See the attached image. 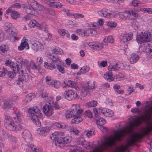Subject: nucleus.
<instances>
[{"instance_id": "f257e3e1", "label": "nucleus", "mask_w": 152, "mask_h": 152, "mask_svg": "<svg viewBox=\"0 0 152 152\" xmlns=\"http://www.w3.org/2000/svg\"><path fill=\"white\" fill-rule=\"evenodd\" d=\"M141 122L140 117L133 118L130 122L128 130L126 129H120L116 130L113 135L104 137V140L102 141L101 143L93 148L92 152H102L115 146L116 142H120L123 140L125 134L130 133L134 128L140 125Z\"/></svg>"}, {"instance_id": "f03ea898", "label": "nucleus", "mask_w": 152, "mask_h": 152, "mask_svg": "<svg viewBox=\"0 0 152 152\" xmlns=\"http://www.w3.org/2000/svg\"><path fill=\"white\" fill-rule=\"evenodd\" d=\"M141 138V135L139 133H132L130 138L128 139L126 144L122 145L121 147V151L120 152H125L126 151H129V147L133 145L134 143L140 140Z\"/></svg>"}, {"instance_id": "7ed1b4c3", "label": "nucleus", "mask_w": 152, "mask_h": 152, "mask_svg": "<svg viewBox=\"0 0 152 152\" xmlns=\"http://www.w3.org/2000/svg\"><path fill=\"white\" fill-rule=\"evenodd\" d=\"M28 112L31 119L34 123L38 126H40L41 123L39 118H41L42 114L41 113L40 110L38 107H34L30 108Z\"/></svg>"}, {"instance_id": "20e7f679", "label": "nucleus", "mask_w": 152, "mask_h": 152, "mask_svg": "<svg viewBox=\"0 0 152 152\" xmlns=\"http://www.w3.org/2000/svg\"><path fill=\"white\" fill-rule=\"evenodd\" d=\"M62 53V50L59 48L57 47L52 49L49 53H47V56L53 61L52 63L56 65L60 64L61 60L57 56L58 54Z\"/></svg>"}, {"instance_id": "39448f33", "label": "nucleus", "mask_w": 152, "mask_h": 152, "mask_svg": "<svg viewBox=\"0 0 152 152\" xmlns=\"http://www.w3.org/2000/svg\"><path fill=\"white\" fill-rule=\"evenodd\" d=\"M75 108L68 110L66 112L65 115L67 118L73 117L76 114H80L83 111V109H80V106L78 105H75Z\"/></svg>"}, {"instance_id": "423d86ee", "label": "nucleus", "mask_w": 152, "mask_h": 152, "mask_svg": "<svg viewBox=\"0 0 152 152\" xmlns=\"http://www.w3.org/2000/svg\"><path fill=\"white\" fill-rule=\"evenodd\" d=\"M63 95L66 99L69 101L75 99L77 96L76 92L73 90L66 91L63 94Z\"/></svg>"}, {"instance_id": "0eeeda50", "label": "nucleus", "mask_w": 152, "mask_h": 152, "mask_svg": "<svg viewBox=\"0 0 152 152\" xmlns=\"http://www.w3.org/2000/svg\"><path fill=\"white\" fill-rule=\"evenodd\" d=\"M89 28L87 29L86 30H84L85 36L88 37V36H93L97 34V32L94 29V27L96 26L93 24H88Z\"/></svg>"}, {"instance_id": "6e6552de", "label": "nucleus", "mask_w": 152, "mask_h": 152, "mask_svg": "<svg viewBox=\"0 0 152 152\" xmlns=\"http://www.w3.org/2000/svg\"><path fill=\"white\" fill-rule=\"evenodd\" d=\"M94 82L91 81L88 82L87 85L83 87L81 90L82 95L83 96H86L90 90L94 88Z\"/></svg>"}, {"instance_id": "1a4fd4ad", "label": "nucleus", "mask_w": 152, "mask_h": 152, "mask_svg": "<svg viewBox=\"0 0 152 152\" xmlns=\"http://www.w3.org/2000/svg\"><path fill=\"white\" fill-rule=\"evenodd\" d=\"M30 0H28L27 1L28 5H24L23 7L24 10L27 14L31 15H35L37 11L34 10V7L31 4H29V2L30 1Z\"/></svg>"}, {"instance_id": "9d476101", "label": "nucleus", "mask_w": 152, "mask_h": 152, "mask_svg": "<svg viewBox=\"0 0 152 152\" xmlns=\"http://www.w3.org/2000/svg\"><path fill=\"white\" fill-rule=\"evenodd\" d=\"M103 44L98 42H90L88 45L94 50L99 51L103 48Z\"/></svg>"}, {"instance_id": "9b49d317", "label": "nucleus", "mask_w": 152, "mask_h": 152, "mask_svg": "<svg viewBox=\"0 0 152 152\" xmlns=\"http://www.w3.org/2000/svg\"><path fill=\"white\" fill-rule=\"evenodd\" d=\"M0 104L1 108L3 109H10L11 110H13L15 107L14 104H10L7 101L5 100L1 101Z\"/></svg>"}, {"instance_id": "f8f14e48", "label": "nucleus", "mask_w": 152, "mask_h": 152, "mask_svg": "<svg viewBox=\"0 0 152 152\" xmlns=\"http://www.w3.org/2000/svg\"><path fill=\"white\" fill-rule=\"evenodd\" d=\"M26 151L27 152H39L43 151V149L39 148L35 145H27L26 147Z\"/></svg>"}, {"instance_id": "ddd939ff", "label": "nucleus", "mask_w": 152, "mask_h": 152, "mask_svg": "<svg viewBox=\"0 0 152 152\" xmlns=\"http://www.w3.org/2000/svg\"><path fill=\"white\" fill-rule=\"evenodd\" d=\"M20 72L21 74L19 76L17 83L19 84L21 83L23 81H27L28 79V77L27 75L25 73L26 71H24L23 69L20 70Z\"/></svg>"}, {"instance_id": "4468645a", "label": "nucleus", "mask_w": 152, "mask_h": 152, "mask_svg": "<svg viewBox=\"0 0 152 152\" xmlns=\"http://www.w3.org/2000/svg\"><path fill=\"white\" fill-rule=\"evenodd\" d=\"M98 13L99 15L107 18H110L113 17L112 12L108 10L99 11Z\"/></svg>"}, {"instance_id": "2eb2a0df", "label": "nucleus", "mask_w": 152, "mask_h": 152, "mask_svg": "<svg viewBox=\"0 0 152 152\" xmlns=\"http://www.w3.org/2000/svg\"><path fill=\"white\" fill-rule=\"evenodd\" d=\"M26 48V49H28L29 47L28 43V40L24 37L20 45L18 46V49L20 50H22Z\"/></svg>"}, {"instance_id": "dca6fc26", "label": "nucleus", "mask_w": 152, "mask_h": 152, "mask_svg": "<svg viewBox=\"0 0 152 152\" xmlns=\"http://www.w3.org/2000/svg\"><path fill=\"white\" fill-rule=\"evenodd\" d=\"M23 62V60H20V63L21 65H22ZM11 66H12V68L13 70L15 73L19 72V73L20 74V70H21L20 68L22 67L21 65L20 66V67L17 63L13 62Z\"/></svg>"}, {"instance_id": "f3484780", "label": "nucleus", "mask_w": 152, "mask_h": 152, "mask_svg": "<svg viewBox=\"0 0 152 152\" xmlns=\"http://www.w3.org/2000/svg\"><path fill=\"white\" fill-rule=\"evenodd\" d=\"M37 131V133L40 135L42 136H45L49 133L50 129L48 127H45L38 128Z\"/></svg>"}, {"instance_id": "a211bd4d", "label": "nucleus", "mask_w": 152, "mask_h": 152, "mask_svg": "<svg viewBox=\"0 0 152 152\" xmlns=\"http://www.w3.org/2000/svg\"><path fill=\"white\" fill-rule=\"evenodd\" d=\"M133 34H124L121 35L120 39L121 41L123 42H127L128 41L132 39V38Z\"/></svg>"}, {"instance_id": "6ab92c4d", "label": "nucleus", "mask_w": 152, "mask_h": 152, "mask_svg": "<svg viewBox=\"0 0 152 152\" xmlns=\"http://www.w3.org/2000/svg\"><path fill=\"white\" fill-rule=\"evenodd\" d=\"M29 2V4H31L33 6L35 10H43L45 9L43 7L37 3L34 0H31Z\"/></svg>"}, {"instance_id": "aec40b11", "label": "nucleus", "mask_w": 152, "mask_h": 152, "mask_svg": "<svg viewBox=\"0 0 152 152\" xmlns=\"http://www.w3.org/2000/svg\"><path fill=\"white\" fill-rule=\"evenodd\" d=\"M43 110L44 113L47 116H50L53 113L52 107L47 104L43 107Z\"/></svg>"}, {"instance_id": "412c9836", "label": "nucleus", "mask_w": 152, "mask_h": 152, "mask_svg": "<svg viewBox=\"0 0 152 152\" xmlns=\"http://www.w3.org/2000/svg\"><path fill=\"white\" fill-rule=\"evenodd\" d=\"M101 112L104 116L108 117H112L114 114V112L113 110L104 108L101 110Z\"/></svg>"}, {"instance_id": "4be33fe9", "label": "nucleus", "mask_w": 152, "mask_h": 152, "mask_svg": "<svg viewBox=\"0 0 152 152\" xmlns=\"http://www.w3.org/2000/svg\"><path fill=\"white\" fill-rule=\"evenodd\" d=\"M42 46V44L39 42H36L30 45L31 48L36 51L41 49Z\"/></svg>"}, {"instance_id": "5701e85b", "label": "nucleus", "mask_w": 152, "mask_h": 152, "mask_svg": "<svg viewBox=\"0 0 152 152\" xmlns=\"http://www.w3.org/2000/svg\"><path fill=\"white\" fill-rule=\"evenodd\" d=\"M152 131V121L148 122L147 124V126L143 129L144 133L145 134H148Z\"/></svg>"}, {"instance_id": "b1692460", "label": "nucleus", "mask_w": 152, "mask_h": 152, "mask_svg": "<svg viewBox=\"0 0 152 152\" xmlns=\"http://www.w3.org/2000/svg\"><path fill=\"white\" fill-rule=\"evenodd\" d=\"M118 15L119 18L121 20H125L127 19L130 20L131 19L129 15L128 12L127 11L123 12H119Z\"/></svg>"}, {"instance_id": "393cba45", "label": "nucleus", "mask_w": 152, "mask_h": 152, "mask_svg": "<svg viewBox=\"0 0 152 152\" xmlns=\"http://www.w3.org/2000/svg\"><path fill=\"white\" fill-rule=\"evenodd\" d=\"M12 119L9 116L5 115L4 120V125L6 127H7V126L13 124H14Z\"/></svg>"}, {"instance_id": "a878e982", "label": "nucleus", "mask_w": 152, "mask_h": 152, "mask_svg": "<svg viewBox=\"0 0 152 152\" xmlns=\"http://www.w3.org/2000/svg\"><path fill=\"white\" fill-rule=\"evenodd\" d=\"M139 56L135 54L132 53L130 58V62L131 64H134L136 63L139 59Z\"/></svg>"}, {"instance_id": "bb28decb", "label": "nucleus", "mask_w": 152, "mask_h": 152, "mask_svg": "<svg viewBox=\"0 0 152 152\" xmlns=\"http://www.w3.org/2000/svg\"><path fill=\"white\" fill-rule=\"evenodd\" d=\"M151 113H152V105L150 107H149L148 109L145 110L143 113L144 116L145 118H148L150 117Z\"/></svg>"}, {"instance_id": "cd10ccee", "label": "nucleus", "mask_w": 152, "mask_h": 152, "mask_svg": "<svg viewBox=\"0 0 152 152\" xmlns=\"http://www.w3.org/2000/svg\"><path fill=\"white\" fill-rule=\"evenodd\" d=\"M15 115L14 118L15 122L18 123H20L22 121V115L18 112L15 113Z\"/></svg>"}, {"instance_id": "c85d7f7f", "label": "nucleus", "mask_w": 152, "mask_h": 152, "mask_svg": "<svg viewBox=\"0 0 152 152\" xmlns=\"http://www.w3.org/2000/svg\"><path fill=\"white\" fill-rule=\"evenodd\" d=\"M44 66L45 68L51 70L55 69L56 68L55 65L52 62L48 63V62H45L44 63Z\"/></svg>"}, {"instance_id": "c756f323", "label": "nucleus", "mask_w": 152, "mask_h": 152, "mask_svg": "<svg viewBox=\"0 0 152 152\" xmlns=\"http://www.w3.org/2000/svg\"><path fill=\"white\" fill-rule=\"evenodd\" d=\"M29 25L31 27H34L36 26L38 28L41 29V25L35 20H31Z\"/></svg>"}, {"instance_id": "7c9ffc66", "label": "nucleus", "mask_w": 152, "mask_h": 152, "mask_svg": "<svg viewBox=\"0 0 152 152\" xmlns=\"http://www.w3.org/2000/svg\"><path fill=\"white\" fill-rule=\"evenodd\" d=\"M96 124L99 126H102L105 123V120L103 118H101L99 116L96 118Z\"/></svg>"}, {"instance_id": "2f4dec72", "label": "nucleus", "mask_w": 152, "mask_h": 152, "mask_svg": "<svg viewBox=\"0 0 152 152\" xmlns=\"http://www.w3.org/2000/svg\"><path fill=\"white\" fill-rule=\"evenodd\" d=\"M145 42H150L151 40V34L150 33L143 34Z\"/></svg>"}, {"instance_id": "473e14b6", "label": "nucleus", "mask_w": 152, "mask_h": 152, "mask_svg": "<svg viewBox=\"0 0 152 152\" xmlns=\"http://www.w3.org/2000/svg\"><path fill=\"white\" fill-rule=\"evenodd\" d=\"M104 77L105 80L109 82L113 81L114 80V78L113 77V75L111 72L108 74H104Z\"/></svg>"}, {"instance_id": "72a5a7b5", "label": "nucleus", "mask_w": 152, "mask_h": 152, "mask_svg": "<svg viewBox=\"0 0 152 152\" xmlns=\"http://www.w3.org/2000/svg\"><path fill=\"white\" fill-rule=\"evenodd\" d=\"M136 39L138 43L141 44L145 42L143 34L137 35Z\"/></svg>"}, {"instance_id": "f704fd0d", "label": "nucleus", "mask_w": 152, "mask_h": 152, "mask_svg": "<svg viewBox=\"0 0 152 152\" xmlns=\"http://www.w3.org/2000/svg\"><path fill=\"white\" fill-rule=\"evenodd\" d=\"M80 114H76L75 116H74L75 118L72 120V122L75 124L79 123L80 121Z\"/></svg>"}, {"instance_id": "c9c22d12", "label": "nucleus", "mask_w": 152, "mask_h": 152, "mask_svg": "<svg viewBox=\"0 0 152 152\" xmlns=\"http://www.w3.org/2000/svg\"><path fill=\"white\" fill-rule=\"evenodd\" d=\"M11 33H9L10 37L11 38H13V39H14L15 40H18V38L16 37L17 35L16 30L14 29H14H11Z\"/></svg>"}, {"instance_id": "e433bc0d", "label": "nucleus", "mask_w": 152, "mask_h": 152, "mask_svg": "<svg viewBox=\"0 0 152 152\" xmlns=\"http://www.w3.org/2000/svg\"><path fill=\"white\" fill-rule=\"evenodd\" d=\"M37 65L39 66L38 68V71L39 72H41L40 70H41V68H40L39 66L42 64L43 62V58L41 57H38L37 58Z\"/></svg>"}, {"instance_id": "4c0bfd02", "label": "nucleus", "mask_w": 152, "mask_h": 152, "mask_svg": "<svg viewBox=\"0 0 152 152\" xmlns=\"http://www.w3.org/2000/svg\"><path fill=\"white\" fill-rule=\"evenodd\" d=\"M58 32L62 36H64L65 35V34H66V36L67 37H69L70 36V34L68 33L67 31L65 29H59Z\"/></svg>"}, {"instance_id": "58836bf2", "label": "nucleus", "mask_w": 152, "mask_h": 152, "mask_svg": "<svg viewBox=\"0 0 152 152\" xmlns=\"http://www.w3.org/2000/svg\"><path fill=\"white\" fill-rule=\"evenodd\" d=\"M103 42H110L112 43L113 42V39L112 36H110L106 37L103 40Z\"/></svg>"}, {"instance_id": "ea45409f", "label": "nucleus", "mask_w": 152, "mask_h": 152, "mask_svg": "<svg viewBox=\"0 0 152 152\" xmlns=\"http://www.w3.org/2000/svg\"><path fill=\"white\" fill-rule=\"evenodd\" d=\"M60 141L61 142H63V143H67L71 141V139L69 137H66L64 138H60Z\"/></svg>"}, {"instance_id": "a19ab883", "label": "nucleus", "mask_w": 152, "mask_h": 152, "mask_svg": "<svg viewBox=\"0 0 152 152\" xmlns=\"http://www.w3.org/2000/svg\"><path fill=\"white\" fill-rule=\"evenodd\" d=\"M34 96L31 94H28L26 97L25 100L27 102L30 101L32 99L34 98Z\"/></svg>"}, {"instance_id": "79ce46f5", "label": "nucleus", "mask_w": 152, "mask_h": 152, "mask_svg": "<svg viewBox=\"0 0 152 152\" xmlns=\"http://www.w3.org/2000/svg\"><path fill=\"white\" fill-rule=\"evenodd\" d=\"M8 47L7 46L5 45H3L0 46V51L2 53H4L8 50Z\"/></svg>"}, {"instance_id": "37998d69", "label": "nucleus", "mask_w": 152, "mask_h": 152, "mask_svg": "<svg viewBox=\"0 0 152 152\" xmlns=\"http://www.w3.org/2000/svg\"><path fill=\"white\" fill-rule=\"evenodd\" d=\"M107 25L112 28H115L117 25V24L115 22L112 21L107 22Z\"/></svg>"}, {"instance_id": "c03bdc74", "label": "nucleus", "mask_w": 152, "mask_h": 152, "mask_svg": "<svg viewBox=\"0 0 152 152\" xmlns=\"http://www.w3.org/2000/svg\"><path fill=\"white\" fill-rule=\"evenodd\" d=\"M19 14L17 12L12 10L11 12V16L13 19H16L18 17Z\"/></svg>"}, {"instance_id": "a18cd8bd", "label": "nucleus", "mask_w": 152, "mask_h": 152, "mask_svg": "<svg viewBox=\"0 0 152 152\" xmlns=\"http://www.w3.org/2000/svg\"><path fill=\"white\" fill-rule=\"evenodd\" d=\"M98 64L99 66L100 67H105L107 65V61L106 60L100 62L98 61Z\"/></svg>"}, {"instance_id": "49530a36", "label": "nucleus", "mask_w": 152, "mask_h": 152, "mask_svg": "<svg viewBox=\"0 0 152 152\" xmlns=\"http://www.w3.org/2000/svg\"><path fill=\"white\" fill-rule=\"evenodd\" d=\"M84 139L82 137H80L76 139L75 140V142L76 143H77L78 144H82L83 142L84 141Z\"/></svg>"}, {"instance_id": "de8ad7c7", "label": "nucleus", "mask_w": 152, "mask_h": 152, "mask_svg": "<svg viewBox=\"0 0 152 152\" xmlns=\"http://www.w3.org/2000/svg\"><path fill=\"white\" fill-rule=\"evenodd\" d=\"M22 136L23 137L26 138V137H28L30 135V132L28 130H25L22 132Z\"/></svg>"}, {"instance_id": "09e8293b", "label": "nucleus", "mask_w": 152, "mask_h": 152, "mask_svg": "<svg viewBox=\"0 0 152 152\" xmlns=\"http://www.w3.org/2000/svg\"><path fill=\"white\" fill-rule=\"evenodd\" d=\"M57 65V68L60 72L63 74L65 73L66 71L63 67L58 64Z\"/></svg>"}, {"instance_id": "8fccbe9b", "label": "nucleus", "mask_w": 152, "mask_h": 152, "mask_svg": "<svg viewBox=\"0 0 152 152\" xmlns=\"http://www.w3.org/2000/svg\"><path fill=\"white\" fill-rule=\"evenodd\" d=\"M128 13L129 16L132 15L134 16L137 18H138L140 17L139 14H137L135 12H134L132 11H128Z\"/></svg>"}, {"instance_id": "3c124183", "label": "nucleus", "mask_w": 152, "mask_h": 152, "mask_svg": "<svg viewBox=\"0 0 152 152\" xmlns=\"http://www.w3.org/2000/svg\"><path fill=\"white\" fill-rule=\"evenodd\" d=\"M132 4L134 7H137L139 6V4H141V2L138 0H134Z\"/></svg>"}, {"instance_id": "603ef678", "label": "nucleus", "mask_w": 152, "mask_h": 152, "mask_svg": "<svg viewBox=\"0 0 152 152\" xmlns=\"http://www.w3.org/2000/svg\"><path fill=\"white\" fill-rule=\"evenodd\" d=\"M97 102L96 101H91L88 104L89 107H93L96 106L97 104Z\"/></svg>"}, {"instance_id": "864d4df0", "label": "nucleus", "mask_w": 152, "mask_h": 152, "mask_svg": "<svg viewBox=\"0 0 152 152\" xmlns=\"http://www.w3.org/2000/svg\"><path fill=\"white\" fill-rule=\"evenodd\" d=\"M82 145L84 148H86L88 147H90L91 145H90V142H87L85 141V140H84V141L83 142L82 144Z\"/></svg>"}, {"instance_id": "5fc2aeb1", "label": "nucleus", "mask_w": 152, "mask_h": 152, "mask_svg": "<svg viewBox=\"0 0 152 152\" xmlns=\"http://www.w3.org/2000/svg\"><path fill=\"white\" fill-rule=\"evenodd\" d=\"M76 85L75 83L70 80L67 81V86L72 87H74Z\"/></svg>"}, {"instance_id": "6e6d98bb", "label": "nucleus", "mask_w": 152, "mask_h": 152, "mask_svg": "<svg viewBox=\"0 0 152 152\" xmlns=\"http://www.w3.org/2000/svg\"><path fill=\"white\" fill-rule=\"evenodd\" d=\"M84 32V30H82L79 29L77 30L76 31L77 33V34L80 36L81 37L85 36Z\"/></svg>"}, {"instance_id": "4d7b16f0", "label": "nucleus", "mask_w": 152, "mask_h": 152, "mask_svg": "<svg viewBox=\"0 0 152 152\" xmlns=\"http://www.w3.org/2000/svg\"><path fill=\"white\" fill-rule=\"evenodd\" d=\"M7 70L6 68H3L2 71L0 72V77H2L5 76L7 72Z\"/></svg>"}, {"instance_id": "13d9d810", "label": "nucleus", "mask_w": 152, "mask_h": 152, "mask_svg": "<svg viewBox=\"0 0 152 152\" xmlns=\"http://www.w3.org/2000/svg\"><path fill=\"white\" fill-rule=\"evenodd\" d=\"M71 16H74L75 19L78 18H83L84 16L82 14H72Z\"/></svg>"}, {"instance_id": "bf43d9fd", "label": "nucleus", "mask_w": 152, "mask_h": 152, "mask_svg": "<svg viewBox=\"0 0 152 152\" xmlns=\"http://www.w3.org/2000/svg\"><path fill=\"white\" fill-rule=\"evenodd\" d=\"M92 113L90 110H87L85 112V115L87 116L89 118H92Z\"/></svg>"}, {"instance_id": "052dcab7", "label": "nucleus", "mask_w": 152, "mask_h": 152, "mask_svg": "<svg viewBox=\"0 0 152 152\" xmlns=\"http://www.w3.org/2000/svg\"><path fill=\"white\" fill-rule=\"evenodd\" d=\"M55 125L57 127L61 128L63 129H64L66 127V125L65 124H61L58 123H55Z\"/></svg>"}, {"instance_id": "680f3d73", "label": "nucleus", "mask_w": 152, "mask_h": 152, "mask_svg": "<svg viewBox=\"0 0 152 152\" xmlns=\"http://www.w3.org/2000/svg\"><path fill=\"white\" fill-rule=\"evenodd\" d=\"M15 124H13L9 125V126H7V127H6V128L8 130L10 131H14L15 130Z\"/></svg>"}, {"instance_id": "e2e57ef3", "label": "nucleus", "mask_w": 152, "mask_h": 152, "mask_svg": "<svg viewBox=\"0 0 152 152\" xmlns=\"http://www.w3.org/2000/svg\"><path fill=\"white\" fill-rule=\"evenodd\" d=\"M115 67L116 70H119L121 69L122 66H123V64L120 63H117L115 64Z\"/></svg>"}, {"instance_id": "0e129e2a", "label": "nucleus", "mask_w": 152, "mask_h": 152, "mask_svg": "<svg viewBox=\"0 0 152 152\" xmlns=\"http://www.w3.org/2000/svg\"><path fill=\"white\" fill-rule=\"evenodd\" d=\"M115 67V64L114 65H110L108 66V69L109 71H116Z\"/></svg>"}, {"instance_id": "69168bd1", "label": "nucleus", "mask_w": 152, "mask_h": 152, "mask_svg": "<svg viewBox=\"0 0 152 152\" xmlns=\"http://www.w3.org/2000/svg\"><path fill=\"white\" fill-rule=\"evenodd\" d=\"M89 68L87 66H84L81 68V69L85 74L89 70Z\"/></svg>"}, {"instance_id": "338daca9", "label": "nucleus", "mask_w": 152, "mask_h": 152, "mask_svg": "<svg viewBox=\"0 0 152 152\" xmlns=\"http://www.w3.org/2000/svg\"><path fill=\"white\" fill-rule=\"evenodd\" d=\"M15 130L14 131H18L22 129L23 128L22 126L20 124L15 125Z\"/></svg>"}, {"instance_id": "774afa93", "label": "nucleus", "mask_w": 152, "mask_h": 152, "mask_svg": "<svg viewBox=\"0 0 152 152\" xmlns=\"http://www.w3.org/2000/svg\"><path fill=\"white\" fill-rule=\"evenodd\" d=\"M131 111L133 113H139L140 110L136 108H133L131 109Z\"/></svg>"}]
</instances>
